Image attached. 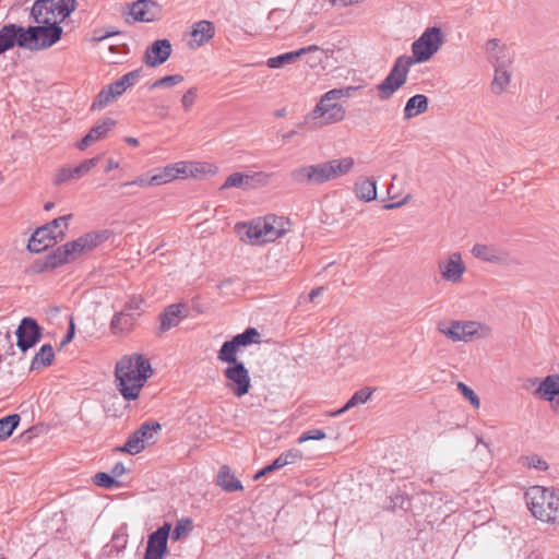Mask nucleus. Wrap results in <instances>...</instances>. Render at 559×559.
I'll use <instances>...</instances> for the list:
<instances>
[{"instance_id":"obj_9","label":"nucleus","mask_w":559,"mask_h":559,"mask_svg":"<svg viewBox=\"0 0 559 559\" xmlns=\"http://www.w3.org/2000/svg\"><path fill=\"white\" fill-rule=\"evenodd\" d=\"M443 34L439 27H428L412 44L413 64L429 60L442 46Z\"/></svg>"},{"instance_id":"obj_25","label":"nucleus","mask_w":559,"mask_h":559,"mask_svg":"<svg viewBox=\"0 0 559 559\" xmlns=\"http://www.w3.org/2000/svg\"><path fill=\"white\" fill-rule=\"evenodd\" d=\"M314 51H321V49L316 45H311L308 47L300 48L296 51L285 52L276 57L269 58L266 60V66L271 69H281L287 64L296 62L301 56Z\"/></svg>"},{"instance_id":"obj_48","label":"nucleus","mask_w":559,"mask_h":559,"mask_svg":"<svg viewBox=\"0 0 559 559\" xmlns=\"http://www.w3.org/2000/svg\"><path fill=\"white\" fill-rule=\"evenodd\" d=\"M198 97V88L197 87H190L181 98V105L186 112H189L191 108L193 107L195 100Z\"/></svg>"},{"instance_id":"obj_47","label":"nucleus","mask_w":559,"mask_h":559,"mask_svg":"<svg viewBox=\"0 0 559 559\" xmlns=\"http://www.w3.org/2000/svg\"><path fill=\"white\" fill-rule=\"evenodd\" d=\"M457 389L459 391L462 393V395L469 401V403L472 404V406L474 408H479L480 406V400L479 397L476 395V393L469 388L467 386L465 383L463 382H459L457 383Z\"/></svg>"},{"instance_id":"obj_27","label":"nucleus","mask_w":559,"mask_h":559,"mask_svg":"<svg viewBox=\"0 0 559 559\" xmlns=\"http://www.w3.org/2000/svg\"><path fill=\"white\" fill-rule=\"evenodd\" d=\"M135 316L127 310L117 312L110 322V330L114 334L128 333L133 329Z\"/></svg>"},{"instance_id":"obj_12","label":"nucleus","mask_w":559,"mask_h":559,"mask_svg":"<svg viewBox=\"0 0 559 559\" xmlns=\"http://www.w3.org/2000/svg\"><path fill=\"white\" fill-rule=\"evenodd\" d=\"M345 109L341 104L329 102L321 97L320 102L313 108L311 114L307 117L320 126L338 122L344 119Z\"/></svg>"},{"instance_id":"obj_32","label":"nucleus","mask_w":559,"mask_h":559,"mask_svg":"<svg viewBox=\"0 0 559 559\" xmlns=\"http://www.w3.org/2000/svg\"><path fill=\"white\" fill-rule=\"evenodd\" d=\"M217 484L228 492L242 489L241 483L235 477L230 468L226 465L222 466L217 475Z\"/></svg>"},{"instance_id":"obj_23","label":"nucleus","mask_w":559,"mask_h":559,"mask_svg":"<svg viewBox=\"0 0 559 559\" xmlns=\"http://www.w3.org/2000/svg\"><path fill=\"white\" fill-rule=\"evenodd\" d=\"M191 28V40L188 43L191 49L200 48L210 41L215 34L214 24L206 20L195 22Z\"/></svg>"},{"instance_id":"obj_49","label":"nucleus","mask_w":559,"mask_h":559,"mask_svg":"<svg viewBox=\"0 0 559 559\" xmlns=\"http://www.w3.org/2000/svg\"><path fill=\"white\" fill-rule=\"evenodd\" d=\"M153 177H154V183L156 186H160V185L170 182L174 180L173 169L170 168L169 165H167V166L160 168L157 171V174H155Z\"/></svg>"},{"instance_id":"obj_6","label":"nucleus","mask_w":559,"mask_h":559,"mask_svg":"<svg viewBox=\"0 0 559 559\" xmlns=\"http://www.w3.org/2000/svg\"><path fill=\"white\" fill-rule=\"evenodd\" d=\"M25 27V49L38 51L50 48L61 39L63 29L58 22L36 23Z\"/></svg>"},{"instance_id":"obj_31","label":"nucleus","mask_w":559,"mask_h":559,"mask_svg":"<svg viewBox=\"0 0 559 559\" xmlns=\"http://www.w3.org/2000/svg\"><path fill=\"white\" fill-rule=\"evenodd\" d=\"M495 75L490 84V90L495 95H501L506 92L511 82V73L509 67H493Z\"/></svg>"},{"instance_id":"obj_19","label":"nucleus","mask_w":559,"mask_h":559,"mask_svg":"<svg viewBox=\"0 0 559 559\" xmlns=\"http://www.w3.org/2000/svg\"><path fill=\"white\" fill-rule=\"evenodd\" d=\"M162 7L153 0H138L129 8V15L134 22H153L159 19Z\"/></svg>"},{"instance_id":"obj_28","label":"nucleus","mask_w":559,"mask_h":559,"mask_svg":"<svg viewBox=\"0 0 559 559\" xmlns=\"http://www.w3.org/2000/svg\"><path fill=\"white\" fill-rule=\"evenodd\" d=\"M257 176H261V174H245V173H233L229 175L223 186L221 187L222 190L229 189V188H240V189H250L253 187V180Z\"/></svg>"},{"instance_id":"obj_5","label":"nucleus","mask_w":559,"mask_h":559,"mask_svg":"<svg viewBox=\"0 0 559 559\" xmlns=\"http://www.w3.org/2000/svg\"><path fill=\"white\" fill-rule=\"evenodd\" d=\"M76 8V0H36L31 10L35 23L64 21Z\"/></svg>"},{"instance_id":"obj_18","label":"nucleus","mask_w":559,"mask_h":559,"mask_svg":"<svg viewBox=\"0 0 559 559\" xmlns=\"http://www.w3.org/2000/svg\"><path fill=\"white\" fill-rule=\"evenodd\" d=\"M100 160V156L97 155L95 157L84 159L78 166H63L61 167L55 178V185H61L63 182L80 179L87 175Z\"/></svg>"},{"instance_id":"obj_61","label":"nucleus","mask_w":559,"mask_h":559,"mask_svg":"<svg viewBox=\"0 0 559 559\" xmlns=\"http://www.w3.org/2000/svg\"><path fill=\"white\" fill-rule=\"evenodd\" d=\"M323 292V287L314 288L309 294L310 301H313L317 297H319Z\"/></svg>"},{"instance_id":"obj_52","label":"nucleus","mask_w":559,"mask_h":559,"mask_svg":"<svg viewBox=\"0 0 559 559\" xmlns=\"http://www.w3.org/2000/svg\"><path fill=\"white\" fill-rule=\"evenodd\" d=\"M130 186H139V187H148V186H156L154 183V177H148L147 175H142L134 179L133 181H128L121 183V188L130 187Z\"/></svg>"},{"instance_id":"obj_21","label":"nucleus","mask_w":559,"mask_h":559,"mask_svg":"<svg viewBox=\"0 0 559 559\" xmlns=\"http://www.w3.org/2000/svg\"><path fill=\"white\" fill-rule=\"evenodd\" d=\"M171 51V44L168 39H157L146 48L143 61L148 67H158L168 60Z\"/></svg>"},{"instance_id":"obj_60","label":"nucleus","mask_w":559,"mask_h":559,"mask_svg":"<svg viewBox=\"0 0 559 559\" xmlns=\"http://www.w3.org/2000/svg\"><path fill=\"white\" fill-rule=\"evenodd\" d=\"M117 168H119V163H118V162H116V160H114V159H109V160L107 162V166H106V168H105V171H106V173H109V171H111V170H114V169H117Z\"/></svg>"},{"instance_id":"obj_37","label":"nucleus","mask_w":559,"mask_h":559,"mask_svg":"<svg viewBox=\"0 0 559 559\" xmlns=\"http://www.w3.org/2000/svg\"><path fill=\"white\" fill-rule=\"evenodd\" d=\"M69 262H71L70 257H69V251L66 248V246L63 245V246L57 248L56 250H53L52 252H50L46 257L44 267L52 270V269H56V267H58L64 263H69Z\"/></svg>"},{"instance_id":"obj_62","label":"nucleus","mask_w":559,"mask_h":559,"mask_svg":"<svg viewBox=\"0 0 559 559\" xmlns=\"http://www.w3.org/2000/svg\"><path fill=\"white\" fill-rule=\"evenodd\" d=\"M409 199V195H407L403 201L401 202H397V203H390V204H385L384 205V209L386 210H391V209H395V207H399L403 204H405L407 202V200Z\"/></svg>"},{"instance_id":"obj_13","label":"nucleus","mask_w":559,"mask_h":559,"mask_svg":"<svg viewBox=\"0 0 559 559\" xmlns=\"http://www.w3.org/2000/svg\"><path fill=\"white\" fill-rule=\"evenodd\" d=\"M17 347L22 352L35 346L41 338L43 330L33 318H23L16 329Z\"/></svg>"},{"instance_id":"obj_7","label":"nucleus","mask_w":559,"mask_h":559,"mask_svg":"<svg viewBox=\"0 0 559 559\" xmlns=\"http://www.w3.org/2000/svg\"><path fill=\"white\" fill-rule=\"evenodd\" d=\"M412 66L413 59L409 56H401L395 60L388 76L377 86L378 95L381 99H389L405 84Z\"/></svg>"},{"instance_id":"obj_50","label":"nucleus","mask_w":559,"mask_h":559,"mask_svg":"<svg viewBox=\"0 0 559 559\" xmlns=\"http://www.w3.org/2000/svg\"><path fill=\"white\" fill-rule=\"evenodd\" d=\"M355 87H347V88H334L329 92H326L322 98L329 100V102H335L336 99H340L345 96H349L350 91H354Z\"/></svg>"},{"instance_id":"obj_55","label":"nucleus","mask_w":559,"mask_h":559,"mask_svg":"<svg viewBox=\"0 0 559 559\" xmlns=\"http://www.w3.org/2000/svg\"><path fill=\"white\" fill-rule=\"evenodd\" d=\"M72 217L71 214H68V215H63V216H60V217H57L55 218L53 221H51L50 223L46 224L47 227H50V229H52V231H56V229H58L59 227H61V225H63L64 227L68 226V221Z\"/></svg>"},{"instance_id":"obj_10","label":"nucleus","mask_w":559,"mask_h":559,"mask_svg":"<svg viewBox=\"0 0 559 559\" xmlns=\"http://www.w3.org/2000/svg\"><path fill=\"white\" fill-rule=\"evenodd\" d=\"M284 229L276 216H266L252 222L247 228V237L255 243L271 242L280 238Z\"/></svg>"},{"instance_id":"obj_54","label":"nucleus","mask_w":559,"mask_h":559,"mask_svg":"<svg viewBox=\"0 0 559 559\" xmlns=\"http://www.w3.org/2000/svg\"><path fill=\"white\" fill-rule=\"evenodd\" d=\"M283 457L287 461V464H294L302 459V453L298 449H289L282 453Z\"/></svg>"},{"instance_id":"obj_29","label":"nucleus","mask_w":559,"mask_h":559,"mask_svg":"<svg viewBox=\"0 0 559 559\" xmlns=\"http://www.w3.org/2000/svg\"><path fill=\"white\" fill-rule=\"evenodd\" d=\"M535 394L540 395L547 401H554L559 396V374L547 376L538 385Z\"/></svg>"},{"instance_id":"obj_4","label":"nucleus","mask_w":559,"mask_h":559,"mask_svg":"<svg viewBox=\"0 0 559 559\" xmlns=\"http://www.w3.org/2000/svg\"><path fill=\"white\" fill-rule=\"evenodd\" d=\"M437 330L452 342H469L473 338H487L491 328L486 323L472 320L441 321Z\"/></svg>"},{"instance_id":"obj_38","label":"nucleus","mask_w":559,"mask_h":559,"mask_svg":"<svg viewBox=\"0 0 559 559\" xmlns=\"http://www.w3.org/2000/svg\"><path fill=\"white\" fill-rule=\"evenodd\" d=\"M289 176L296 183L316 186L311 165L297 167L290 171Z\"/></svg>"},{"instance_id":"obj_24","label":"nucleus","mask_w":559,"mask_h":559,"mask_svg":"<svg viewBox=\"0 0 559 559\" xmlns=\"http://www.w3.org/2000/svg\"><path fill=\"white\" fill-rule=\"evenodd\" d=\"M116 126V121L111 118H106L100 123L94 126L88 133L76 144L80 151H85L93 143L103 140L107 136L108 132Z\"/></svg>"},{"instance_id":"obj_39","label":"nucleus","mask_w":559,"mask_h":559,"mask_svg":"<svg viewBox=\"0 0 559 559\" xmlns=\"http://www.w3.org/2000/svg\"><path fill=\"white\" fill-rule=\"evenodd\" d=\"M371 394L372 391L367 388L355 392L354 395L347 401V403L332 415L338 416L356 405L366 403L370 399Z\"/></svg>"},{"instance_id":"obj_43","label":"nucleus","mask_w":559,"mask_h":559,"mask_svg":"<svg viewBox=\"0 0 559 559\" xmlns=\"http://www.w3.org/2000/svg\"><path fill=\"white\" fill-rule=\"evenodd\" d=\"M191 527H192L191 520H189V519L179 520L176 523L175 528L174 530L170 528L169 536L173 540H179V539H181L182 536L188 534V532L191 530Z\"/></svg>"},{"instance_id":"obj_58","label":"nucleus","mask_w":559,"mask_h":559,"mask_svg":"<svg viewBox=\"0 0 559 559\" xmlns=\"http://www.w3.org/2000/svg\"><path fill=\"white\" fill-rule=\"evenodd\" d=\"M126 473V467L122 462H118L111 469V474L115 477H119Z\"/></svg>"},{"instance_id":"obj_8","label":"nucleus","mask_w":559,"mask_h":559,"mask_svg":"<svg viewBox=\"0 0 559 559\" xmlns=\"http://www.w3.org/2000/svg\"><path fill=\"white\" fill-rule=\"evenodd\" d=\"M141 73L142 69H135L104 87L96 96L92 109H102L121 96L128 88L135 85L141 78Z\"/></svg>"},{"instance_id":"obj_63","label":"nucleus","mask_w":559,"mask_h":559,"mask_svg":"<svg viewBox=\"0 0 559 559\" xmlns=\"http://www.w3.org/2000/svg\"><path fill=\"white\" fill-rule=\"evenodd\" d=\"M551 402V408L552 411L557 414V416L559 417V396L555 397L554 401H550Z\"/></svg>"},{"instance_id":"obj_51","label":"nucleus","mask_w":559,"mask_h":559,"mask_svg":"<svg viewBox=\"0 0 559 559\" xmlns=\"http://www.w3.org/2000/svg\"><path fill=\"white\" fill-rule=\"evenodd\" d=\"M76 243L82 245L80 238L64 245L69 251V257L71 261L75 260L79 255L86 252L83 246H78Z\"/></svg>"},{"instance_id":"obj_1","label":"nucleus","mask_w":559,"mask_h":559,"mask_svg":"<svg viewBox=\"0 0 559 559\" xmlns=\"http://www.w3.org/2000/svg\"><path fill=\"white\" fill-rule=\"evenodd\" d=\"M260 333L254 328H248L242 333L226 341L217 352V359L228 364L223 374L226 386L238 397L246 395L251 388V379L245 364L237 357L241 347L260 343Z\"/></svg>"},{"instance_id":"obj_64","label":"nucleus","mask_w":559,"mask_h":559,"mask_svg":"<svg viewBox=\"0 0 559 559\" xmlns=\"http://www.w3.org/2000/svg\"><path fill=\"white\" fill-rule=\"evenodd\" d=\"M124 141L129 144V145H132V146H138L140 143H139V140L136 138H132V136H128L124 139Z\"/></svg>"},{"instance_id":"obj_46","label":"nucleus","mask_w":559,"mask_h":559,"mask_svg":"<svg viewBox=\"0 0 559 559\" xmlns=\"http://www.w3.org/2000/svg\"><path fill=\"white\" fill-rule=\"evenodd\" d=\"M182 81L183 76L180 74L166 75L153 82L150 88L170 87L181 83Z\"/></svg>"},{"instance_id":"obj_44","label":"nucleus","mask_w":559,"mask_h":559,"mask_svg":"<svg viewBox=\"0 0 559 559\" xmlns=\"http://www.w3.org/2000/svg\"><path fill=\"white\" fill-rule=\"evenodd\" d=\"M93 481L98 487L106 488V489H110V488L119 486V483L114 478V476H111L107 473H104V472H99V473L95 474L93 477Z\"/></svg>"},{"instance_id":"obj_42","label":"nucleus","mask_w":559,"mask_h":559,"mask_svg":"<svg viewBox=\"0 0 559 559\" xmlns=\"http://www.w3.org/2000/svg\"><path fill=\"white\" fill-rule=\"evenodd\" d=\"M144 449L145 445L143 444V439H141L135 431L128 438L127 442L122 447L118 448L119 451L131 455H135Z\"/></svg>"},{"instance_id":"obj_41","label":"nucleus","mask_w":559,"mask_h":559,"mask_svg":"<svg viewBox=\"0 0 559 559\" xmlns=\"http://www.w3.org/2000/svg\"><path fill=\"white\" fill-rule=\"evenodd\" d=\"M19 414H11L0 419V440L8 439L20 423Z\"/></svg>"},{"instance_id":"obj_14","label":"nucleus","mask_w":559,"mask_h":559,"mask_svg":"<svg viewBox=\"0 0 559 559\" xmlns=\"http://www.w3.org/2000/svg\"><path fill=\"white\" fill-rule=\"evenodd\" d=\"M170 523H164L147 539L144 559H163L167 550V540L170 534Z\"/></svg>"},{"instance_id":"obj_59","label":"nucleus","mask_w":559,"mask_h":559,"mask_svg":"<svg viewBox=\"0 0 559 559\" xmlns=\"http://www.w3.org/2000/svg\"><path fill=\"white\" fill-rule=\"evenodd\" d=\"M73 336H74V324H73V322H70L69 331H68L66 337L63 338V341L61 342V345L63 346L67 343L71 342Z\"/></svg>"},{"instance_id":"obj_34","label":"nucleus","mask_w":559,"mask_h":559,"mask_svg":"<svg viewBox=\"0 0 559 559\" xmlns=\"http://www.w3.org/2000/svg\"><path fill=\"white\" fill-rule=\"evenodd\" d=\"M355 193L359 200L369 202L377 198V186L373 179H364L355 185Z\"/></svg>"},{"instance_id":"obj_17","label":"nucleus","mask_w":559,"mask_h":559,"mask_svg":"<svg viewBox=\"0 0 559 559\" xmlns=\"http://www.w3.org/2000/svg\"><path fill=\"white\" fill-rule=\"evenodd\" d=\"M15 46L25 49V27L13 23L3 25L0 28V55Z\"/></svg>"},{"instance_id":"obj_33","label":"nucleus","mask_w":559,"mask_h":559,"mask_svg":"<svg viewBox=\"0 0 559 559\" xmlns=\"http://www.w3.org/2000/svg\"><path fill=\"white\" fill-rule=\"evenodd\" d=\"M173 169L174 180L178 178H185L188 176L195 177L198 173L204 171L203 164H194L188 162H178L169 165Z\"/></svg>"},{"instance_id":"obj_45","label":"nucleus","mask_w":559,"mask_h":559,"mask_svg":"<svg viewBox=\"0 0 559 559\" xmlns=\"http://www.w3.org/2000/svg\"><path fill=\"white\" fill-rule=\"evenodd\" d=\"M522 463L524 466L528 468H535L538 471H546L548 469V463L543 460L537 454L527 455L522 459Z\"/></svg>"},{"instance_id":"obj_57","label":"nucleus","mask_w":559,"mask_h":559,"mask_svg":"<svg viewBox=\"0 0 559 559\" xmlns=\"http://www.w3.org/2000/svg\"><path fill=\"white\" fill-rule=\"evenodd\" d=\"M141 305H142V299L133 297L127 302L123 310H127L129 312L135 311L141 308Z\"/></svg>"},{"instance_id":"obj_16","label":"nucleus","mask_w":559,"mask_h":559,"mask_svg":"<svg viewBox=\"0 0 559 559\" xmlns=\"http://www.w3.org/2000/svg\"><path fill=\"white\" fill-rule=\"evenodd\" d=\"M64 236L66 234L63 230H59L58 233L52 231L50 227L44 225L34 231L28 240L27 249L31 252L39 253L49 247H52L59 238L63 239Z\"/></svg>"},{"instance_id":"obj_56","label":"nucleus","mask_w":559,"mask_h":559,"mask_svg":"<svg viewBox=\"0 0 559 559\" xmlns=\"http://www.w3.org/2000/svg\"><path fill=\"white\" fill-rule=\"evenodd\" d=\"M288 465L287 461L283 457L281 454L278 457H276L270 465L266 466V471H276L284 466Z\"/></svg>"},{"instance_id":"obj_53","label":"nucleus","mask_w":559,"mask_h":559,"mask_svg":"<svg viewBox=\"0 0 559 559\" xmlns=\"http://www.w3.org/2000/svg\"><path fill=\"white\" fill-rule=\"evenodd\" d=\"M325 438V433L321 429H312L305 431L299 438L298 443H304L310 440H322Z\"/></svg>"},{"instance_id":"obj_11","label":"nucleus","mask_w":559,"mask_h":559,"mask_svg":"<svg viewBox=\"0 0 559 559\" xmlns=\"http://www.w3.org/2000/svg\"><path fill=\"white\" fill-rule=\"evenodd\" d=\"M354 166L353 157H343L311 165L314 185L319 186L347 174Z\"/></svg>"},{"instance_id":"obj_36","label":"nucleus","mask_w":559,"mask_h":559,"mask_svg":"<svg viewBox=\"0 0 559 559\" xmlns=\"http://www.w3.org/2000/svg\"><path fill=\"white\" fill-rule=\"evenodd\" d=\"M109 238V231L108 230H98V231H92L87 233L80 237V240L82 245L76 243L78 246H83L87 251L93 250L100 243L105 242Z\"/></svg>"},{"instance_id":"obj_30","label":"nucleus","mask_w":559,"mask_h":559,"mask_svg":"<svg viewBox=\"0 0 559 559\" xmlns=\"http://www.w3.org/2000/svg\"><path fill=\"white\" fill-rule=\"evenodd\" d=\"M428 109V97L423 94H417L411 97L404 108V118L409 120Z\"/></svg>"},{"instance_id":"obj_2","label":"nucleus","mask_w":559,"mask_h":559,"mask_svg":"<svg viewBox=\"0 0 559 559\" xmlns=\"http://www.w3.org/2000/svg\"><path fill=\"white\" fill-rule=\"evenodd\" d=\"M152 374V366L144 355L123 356L115 368L116 388L126 401H134Z\"/></svg>"},{"instance_id":"obj_26","label":"nucleus","mask_w":559,"mask_h":559,"mask_svg":"<svg viewBox=\"0 0 559 559\" xmlns=\"http://www.w3.org/2000/svg\"><path fill=\"white\" fill-rule=\"evenodd\" d=\"M183 308L185 305L182 304H173L165 308V310L159 314V333L167 332L180 323Z\"/></svg>"},{"instance_id":"obj_22","label":"nucleus","mask_w":559,"mask_h":559,"mask_svg":"<svg viewBox=\"0 0 559 559\" xmlns=\"http://www.w3.org/2000/svg\"><path fill=\"white\" fill-rule=\"evenodd\" d=\"M488 61L492 67H510L512 63V55L500 39H489L485 45Z\"/></svg>"},{"instance_id":"obj_35","label":"nucleus","mask_w":559,"mask_h":559,"mask_svg":"<svg viewBox=\"0 0 559 559\" xmlns=\"http://www.w3.org/2000/svg\"><path fill=\"white\" fill-rule=\"evenodd\" d=\"M55 358V352L50 344L43 345L39 350L34 356L31 369L32 370H38L43 367H47L52 364V360Z\"/></svg>"},{"instance_id":"obj_20","label":"nucleus","mask_w":559,"mask_h":559,"mask_svg":"<svg viewBox=\"0 0 559 559\" xmlns=\"http://www.w3.org/2000/svg\"><path fill=\"white\" fill-rule=\"evenodd\" d=\"M438 267L443 280L451 283H460L466 270L459 252L451 253L447 261H440Z\"/></svg>"},{"instance_id":"obj_40","label":"nucleus","mask_w":559,"mask_h":559,"mask_svg":"<svg viewBox=\"0 0 559 559\" xmlns=\"http://www.w3.org/2000/svg\"><path fill=\"white\" fill-rule=\"evenodd\" d=\"M160 425L157 421H145L136 430V435L143 439V444L153 442L154 436L160 430Z\"/></svg>"},{"instance_id":"obj_3","label":"nucleus","mask_w":559,"mask_h":559,"mask_svg":"<svg viewBox=\"0 0 559 559\" xmlns=\"http://www.w3.org/2000/svg\"><path fill=\"white\" fill-rule=\"evenodd\" d=\"M525 501L533 516L543 522L559 521V490L532 486L525 492Z\"/></svg>"},{"instance_id":"obj_15","label":"nucleus","mask_w":559,"mask_h":559,"mask_svg":"<svg viewBox=\"0 0 559 559\" xmlns=\"http://www.w3.org/2000/svg\"><path fill=\"white\" fill-rule=\"evenodd\" d=\"M472 253L475 258L490 263L502 265L519 264L507 250L496 246L476 243L472 249Z\"/></svg>"}]
</instances>
